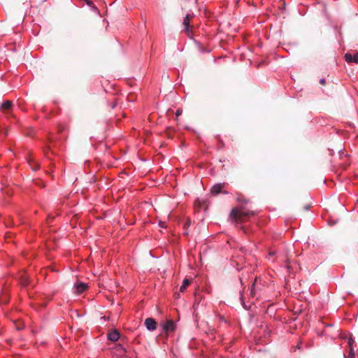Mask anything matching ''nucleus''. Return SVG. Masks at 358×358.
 <instances>
[{
  "instance_id": "f257e3e1",
  "label": "nucleus",
  "mask_w": 358,
  "mask_h": 358,
  "mask_svg": "<svg viewBox=\"0 0 358 358\" xmlns=\"http://www.w3.org/2000/svg\"><path fill=\"white\" fill-rule=\"evenodd\" d=\"M255 214L253 212L246 210L243 208H236L232 209L230 217L236 222H243L248 220L251 216Z\"/></svg>"
},
{
  "instance_id": "f03ea898",
  "label": "nucleus",
  "mask_w": 358,
  "mask_h": 358,
  "mask_svg": "<svg viewBox=\"0 0 358 358\" xmlns=\"http://www.w3.org/2000/svg\"><path fill=\"white\" fill-rule=\"evenodd\" d=\"M112 353L113 356L120 358L123 357L126 353L125 348L120 344H117L113 348Z\"/></svg>"
},
{
  "instance_id": "7ed1b4c3",
  "label": "nucleus",
  "mask_w": 358,
  "mask_h": 358,
  "mask_svg": "<svg viewBox=\"0 0 358 358\" xmlns=\"http://www.w3.org/2000/svg\"><path fill=\"white\" fill-rule=\"evenodd\" d=\"M163 330L166 333L173 332L176 329V324L172 320H166L165 322L162 324Z\"/></svg>"
},
{
  "instance_id": "20e7f679",
  "label": "nucleus",
  "mask_w": 358,
  "mask_h": 358,
  "mask_svg": "<svg viewBox=\"0 0 358 358\" xmlns=\"http://www.w3.org/2000/svg\"><path fill=\"white\" fill-rule=\"evenodd\" d=\"M88 287L87 284L82 282H77L74 284L73 289L75 293L77 294H80L83 292H84Z\"/></svg>"
},
{
  "instance_id": "39448f33",
  "label": "nucleus",
  "mask_w": 358,
  "mask_h": 358,
  "mask_svg": "<svg viewBox=\"0 0 358 358\" xmlns=\"http://www.w3.org/2000/svg\"><path fill=\"white\" fill-rule=\"evenodd\" d=\"M145 325L149 331H154L157 328V322L151 317L145 319Z\"/></svg>"
},
{
  "instance_id": "423d86ee",
  "label": "nucleus",
  "mask_w": 358,
  "mask_h": 358,
  "mask_svg": "<svg viewBox=\"0 0 358 358\" xmlns=\"http://www.w3.org/2000/svg\"><path fill=\"white\" fill-rule=\"evenodd\" d=\"M13 103L11 101H6L1 103V110L6 114H8L11 109Z\"/></svg>"
},
{
  "instance_id": "0eeeda50",
  "label": "nucleus",
  "mask_w": 358,
  "mask_h": 358,
  "mask_svg": "<svg viewBox=\"0 0 358 358\" xmlns=\"http://www.w3.org/2000/svg\"><path fill=\"white\" fill-rule=\"evenodd\" d=\"M225 187L224 183H218L215 185L211 188L212 194L217 195L222 192V189Z\"/></svg>"
},
{
  "instance_id": "6e6552de",
  "label": "nucleus",
  "mask_w": 358,
  "mask_h": 358,
  "mask_svg": "<svg viewBox=\"0 0 358 358\" xmlns=\"http://www.w3.org/2000/svg\"><path fill=\"white\" fill-rule=\"evenodd\" d=\"M345 60L348 62H355L356 64L358 63V52L352 55L350 53H346L345 55Z\"/></svg>"
},
{
  "instance_id": "1a4fd4ad",
  "label": "nucleus",
  "mask_w": 358,
  "mask_h": 358,
  "mask_svg": "<svg viewBox=\"0 0 358 358\" xmlns=\"http://www.w3.org/2000/svg\"><path fill=\"white\" fill-rule=\"evenodd\" d=\"M119 338L120 334L116 329L113 330L108 334V338L111 341H116Z\"/></svg>"
},
{
  "instance_id": "9d476101",
  "label": "nucleus",
  "mask_w": 358,
  "mask_h": 358,
  "mask_svg": "<svg viewBox=\"0 0 358 358\" xmlns=\"http://www.w3.org/2000/svg\"><path fill=\"white\" fill-rule=\"evenodd\" d=\"M183 25L185 26V31L187 34H189V15H187L183 20Z\"/></svg>"
},
{
  "instance_id": "9b49d317",
  "label": "nucleus",
  "mask_w": 358,
  "mask_h": 358,
  "mask_svg": "<svg viewBox=\"0 0 358 358\" xmlns=\"http://www.w3.org/2000/svg\"><path fill=\"white\" fill-rule=\"evenodd\" d=\"M190 283H191L190 280H189L187 278L184 279V280L182 282V285L180 287V291L181 292H185V289H187V287L190 285Z\"/></svg>"
},
{
  "instance_id": "f8f14e48",
  "label": "nucleus",
  "mask_w": 358,
  "mask_h": 358,
  "mask_svg": "<svg viewBox=\"0 0 358 358\" xmlns=\"http://www.w3.org/2000/svg\"><path fill=\"white\" fill-rule=\"evenodd\" d=\"M348 345L350 348H352L353 347V345L355 343V340L354 338L352 337V336H350L348 338Z\"/></svg>"
},
{
  "instance_id": "ddd939ff",
  "label": "nucleus",
  "mask_w": 358,
  "mask_h": 358,
  "mask_svg": "<svg viewBox=\"0 0 358 358\" xmlns=\"http://www.w3.org/2000/svg\"><path fill=\"white\" fill-rule=\"evenodd\" d=\"M348 357H353V358H355V352H354V348L353 347L350 348L349 355H348Z\"/></svg>"
},
{
  "instance_id": "4468645a",
  "label": "nucleus",
  "mask_w": 358,
  "mask_h": 358,
  "mask_svg": "<svg viewBox=\"0 0 358 358\" xmlns=\"http://www.w3.org/2000/svg\"><path fill=\"white\" fill-rule=\"evenodd\" d=\"M30 166H31V169L34 170V171H36L37 169H39V166L38 165H35L34 166H32L31 164V162H29Z\"/></svg>"
},
{
  "instance_id": "2eb2a0df",
  "label": "nucleus",
  "mask_w": 358,
  "mask_h": 358,
  "mask_svg": "<svg viewBox=\"0 0 358 358\" xmlns=\"http://www.w3.org/2000/svg\"><path fill=\"white\" fill-rule=\"evenodd\" d=\"M85 2L90 6H93V2L91 0H84Z\"/></svg>"
},
{
  "instance_id": "dca6fc26",
  "label": "nucleus",
  "mask_w": 358,
  "mask_h": 358,
  "mask_svg": "<svg viewBox=\"0 0 358 358\" xmlns=\"http://www.w3.org/2000/svg\"><path fill=\"white\" fill-rule=\"evenodd\" d=\"M181 114H182V110L180 109H178L176 113V116H179Z\"/></svg>"
},
{
  "instance_id": "f3484780",
  "label": "nucleus",
  "mask_w": 358,
  "mask_h": 358,
  "mask_svg": "<svg viewBox=\"0 0 358 358\" xmlns=\"http://www.w3.org/2000/svg\"><path fill=\"white\" fill-rule=\"evenodd\" d=\"M320 83L321 85H324V84L326 83V80H325V79H324V78H321V79L320 80Z\"/></svg>"
},
{
  "instance_id": "a211bd4d",
  "label": "nucleus",
  "mask_w": 358,
  "mask_h": 358,
  "mask_svg": "<svg viewBox=\"0 0 358 358\" xmlns=\"http://www.w3.org/2000/svg\"><path fill=\"white\" fill-rule=\"evenodd\" d=\"M290 267H291V266H290V265H289V264H287V269H288V270H289V269H290Z\"/></svg>"
},
{
  "instance_id": "6ab92c4d",
  "label": "nucleus",
  "mask_w": 358,
  "mask_h": 358,
  "mask_svg": "<svg viewBox=\"0 0 358 358\" xmlns=\"http://www.w3.org/2000/svg\"><path fill=\"white\" fill-rule=\"evenodd\" d=\"M160 224V226H161L162 227H164V223H163V224Z\"/></svg>"
},
{
  "instance_id": "aec40b11",
  "label": "nucleus",
  "mask_w": 358,
  "mask_h": 358,
  "mask_svg": "<svg viewBox=\"0 0 358 358\" xmlns=\"http://www.w3.org/2000/svg\"><path fill=\"white\" fill-rule=\"evenodd\" d=\"M269 255H274V253H273V252H270V254H269Z\"/></svg>"
},
{
  "instance_id": "412c9836",
  "label": "nucleus",
  "mask_w": 358,
  "mask_h": 358,
  "mask_svg": "<svg viewBox=\"0 0 358 358\" xmlns=\"http://www.w3.org/2000/svg\"><path fill=\"white\" fill-rule=\"evenodd\" d=\"M347 358H353V357H347Z\"/></svg>"
}]
</instances>
